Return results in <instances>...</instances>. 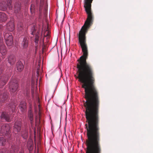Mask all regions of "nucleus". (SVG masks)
I'll return each instance as SVG.
<instances>
[{
	"mask_svg": "<svg viewBox=\"0 0 153 153\" xmlns=\"http://www.w3.org/2000/svg\"><path fill=\"white\" fill-rule=\"evenodd\" d=\"M87 139L86 153H101L99 125H85Z\"/></svg>",
	"mask_w": 153,
	"mask_h": 153,
	"instance_id": "f257e3e1",
	"label": "nucleus"
},
{
	"mask_svg": "<svg viewBox=\"0 0 153 153\" xmlns=\"http://www.w3.org/2000/svg\"><path fill=\"white\" fill-rule=\"evenodd\" d=\"M93 0H85L84 7L87 14V18L79 33V42L83 53V55H88V46L86 43L85 35L88 29L92 24L94 20V16L91 10V3Z\"/></svg>",
	"mask_w": 153,
	"mask_h": 153,
	"instance_id": "f03ea898",
	"label": "nucleus"
},
{
	"mask_svg": "<svg viewBox=\"0 0 153 153\" xmlns=\"http://www.w3.org/2000/svg\"><path fill=\"white\" fill-rule=\"evenodd\" d=\"M10 127L9 125L8 124H3L1 126H0V130L1 133H2L3 135H8V137L10 136V135H8L9 134ZM6 138V136L4 137Z\"/></svg>",
	"mask_w": 153,
	"mask_h": 153,
	"instance_id": "7ed1b4c3",
	"label": "nucleus"
},
{
	"mask_svg": "<svg viewBox=\"0 0 153 153\" xmlns=\"http://www.w3.org/2000/svg\"><path fill=\"white\" fill-rule=\"evenodd\" d=\"M11 0H7L6 1H3L0 3V9L4 10L8 7L10 10H11L12 6Z\"/></svg>",
	"mask_w": 153,
	"mask_h": 153,
	"instance_id": "20e7f679",
	"label": "nucleus"
},
{
	"mask_svg": "<svg viewBox=\"0 0 153 153\" xmlns=\"http://www.w3.org/2000/svg\"><path fill=\"white\" fill-rule=\"evenodd\" d=\"M6 43L8 46H11L13 44V37L10 33H6L4 35Z\"/></svg>",
	"mask_w": 153,
	"mask_h": 153,
	"instance_id": "39448f33",
	"label": "nucleus"
},
{
	"mask_svg": "<svg viewBox=\"0 0 153 153\" xmlns=\"http://www.w3.org/2000/svg\"><path fill=\"white\" fill-rule=\"evenodd\" d=\"M9 88L12 92H16L18 88V84L15 80H12L9 83Z\"/></svg>",
	"mask_w": 153,
	"mask_h": 153,
	"instance_id": "423d86ee",
	"label": "nucleus"
},
{
	"mask_svg": "<svg viewBox=\"0 0 153 153\" xmlns=\"http://www.w3.org/2000/svg\"><path fill=\"white\" fill-rule=\"evenodd\" d=\"M0 99L2 102L7 101L8 95L7 93L4 91H0Z\"/></svg>",
	"mask_w": 153,
	"mask_h": 153,
	"instance_id": "0eeeda50",
	"label": "nucleus"
},
{
	"mask_svg": "<svg viewBox=\"0 0 153 153\" xmlns=\"http://www.w3.org/2000/svg\"><path fill=\"white\" fill-rule=\"evenodd\" d=\"M21 126V123L20 121H16L14 127V131L15 133H17L20 131Z\"/></svg>",
	"mask_w": 153,
	"mask_h": 153,
	"instance_id": "6e6552de",
	"label": "nucleus"
},
{
	"mask_svg": "<svg viewBox=\"0 0 153 153\" xmlns=\"http://www.w3.org/2000/svg\"><path fill=\"white\" fill-rule=\"evenodd\" d=\"M10 113L7 112H3L1 116V119L4 120L7 122L10 121Z\"/></svg>",
	"mask_w": 153,
	"mask_h": 153,
	"instance_id": "1a4fd4ad",
	"label": "nucleus"
},
{
	"mask_svg": "<svg viewBox=\"0 0 153 153\" xmlns=\"http://www.w3.org/2000/svg\"><path fill=\"white\" fill-rule=\"evenodd\" d=\"M6 29L10 31H13L14 29V26L13 22H10L7 23Z\"/></svg>",
	"mask_w": 153,
	"mask_h": 153,
	"instance_id": "9d476101",
	"label": "nucleus"
},
{
	"mask_svg": "<svg viewBox=\"0 0 153 153\" xmlns=\"http://www.w3.org/2000/svg\"><path fill=\"white\" fill-rule=\"evenodd\" d=\"M7 52L6 47L2 43L0 44V53L3 55H5Z\"/></svg>",
	"mask_w": 153,
	"mask_h": 153,
	"instance_id": "9b49d317",
	"label": "nucleus"
},
{
	"mask_svg": "<svg viewBox=\"0 0 153 153\" xmlns=\"http://www.w3.org/2000/svg\"><path fill=\"white\" fill-rule=\"evenodd\" d=\"M21 3L20 2L16 3L14 6L15 12L16 13H18L20 10Z\"/></svg>",
	"mask_w": 153,
	"mask_h": 153,
	"instance_id": "f8f14e48",
	"label": "nucleus"
},
{
	"mask_svg": "<svg viewBox=\"0 0 153 153\" xmlns=\"http://www.w3.org/2000/svg\"><path fill=\"white\" fill-rule=\"evenodd\" d=\"M19 108L22 112H24L26 109V103L24 102H21L19 105Z\"/></svg>",
	"mask_w": 153,
	"mask_h": 153,
	"instance_id": "ddd939ff",
	"label": "nucleus"
},
{
	"mask_svg": "<svg viewBox=\"0 0 153 153\" xmlns=\"http://www.w3.org/2000/svg\"><path fill=\"white\" fill-rule=\"evenodd\" d=\"M7 80V78H5L4 79L3 77H1L0 79V88L3 86L6 83Z\"/></svg>",
	"mask_w": 153,
	"mask_h": 153,
	"instance_id": "4468645a",
	"label": "nucleus"
},
{
	"mask_svg": "<svg viewBox=\"0 0 153 153\" xmlns=\"http://www.w3.org/2000/svg\"><path fill=\"white\" fill-rule=\"evenodd\" d=\"M7 19V16L4 13L0 12V22H4Z\"/></svg>",
	"mask_w": 153,
	"mask_h": 153,
	"instance_id": "2eb2a0df",
	"label": "nucleus"
},
{
	"mask_svg": "<svg viewBox=\"0 0 153 153\" xmlns=\"http://www.w3.org/2000/svg\"><path fill=\"white\" fill-rule=\"evenodd\" d=\"M16 67L18 70L19 71H21L24 68L23 65L21 61H19L17 62Z\"/></svg>",
	"mask_w": 153,
	"mask_h": 153,
	"instance_id": "dca6fc26",
	"label": "nucleus"
},
{
	"mask_svg": "<svg viewBox=\"0 0 153 153\" xmlns=\"http://www.w3.org/2000/svg\"><path fill=\"white\" fill-rule=\"evenodd\" d=\"M21 134L23 138L25 139H26L28 136L27 130L25 129V130H22Z\"/></svg>",
	"mask_w": 153,
	"mask_h": 153,
	"instance_id": "f3484780",
	"label": "nucleus"
},
{
	"mask_svg": "<svg viewBox=\"0 0 153 153\" xmlns=\"http://www.w3.org/2000/svg\"><path fill=\"white\" fill-rule=\"evenodd\" d=\"M22 45L24 48H26L28 45V41L27 38L25 37L22 42Z\"/></svg>",
	"mask_w": 153,
	"mask_h": 153,
	"instance_id": "a211bd4d",
	"label": "nucleus"
},
{
	"mask_svg": "<svg viewBox=\"0 0 153 153\" xmlns=\"http://www.w3.org/2000/svg\"><path fill=\"white\" fill-rule=\"evenodd\" d=\"M9 63L11 65H13L15 61V59L14 56H10L8 58Z\"/></svg>",
	"mask_w": 153,
	"mask_h": 153,
	"instance_id": "6ab92c4d",
	"label": "nucleus"
},
{
	"mask_svg": "<svg viewBox=\"0 0 153 153\" xmlns=\"http://www.w3.org/2000/svg\"><path fill=\"white\" fill-rule=\"evenodd\" d=\"M39 31L38 30L36 34L35 38V45H37L38 42L39 41Z\"/></svg>",
	"mask_w": 153,
	"mask_h": 153,
	"instance_id": "aec40b11",
	"label": "nucleus"
},
{
	"mask_svg": "<svg viewBox=\"0 0 153 153\" xmlns=\"http://www.w3.org/2000/svg\"><path fill=\"white\" fill-rule=\"evenodd\" d=\"M8 107L11 109L12 112H14L16 105L13 102H11L8 105Z\"/></svg>",
	"mask_w": 153,
	"mask_h": 153,
	"instance_id": "412c9836",
	"label": "nucleus"
},
{
	"mask_svg": "<svg viewBox=\"0 0 153 153\" xmlns=\"http://www.w3.org/2000/svg\"><path fill=\"white\" fill-rule=\"evenodd\" d=\"M24 25L21 22H19L17 24L18 30L19 31H22L23 30Z\"/></svg>",
	"mask_w": 153,
	"mask_h": 153,
	"instance_id": "4be33fe9",
	"label": "nucleus"
},
{
	"mask_svg": "<svg viewBox=\"0 0 153 153\" xmlns=\"http://www.w3.org/2000/svg\"><path fill=\"white\" fill-rule=\"evenodd\" d=\"M18 149V147L17 146H12V149L10 153H16Z\"/></svg>",
	"mask_w": 153,
	"mask_h": 153,
	"instance_id": "5701e85b",
	"label": "nucleus"
},
{
	"mask_svg": "<svg viewBox=\"0 0 153 153\" xmlns=\"http://www.w3.org/2000/svg\"><path fill=\"white\" fill-rule=\"evenodd\" d=\"M37 27L34 25H33L31 29V34L34 35L36 33V31L37 30Z\"/></svg>",
	"mask_w": 153,
	"mask_h": 153,
	"instance_id": "b1692460",
	"label": "nucleus"
},
{
	"mask_svg": "<svg viewBox=\"0 0 153 153\" xmlns=\"http://www.w3.org/2000/svg\"><path fill=\"white\" fill-rule=\"evenodd\" d=\"M6 142V140L4 137H1L0 138V144L2 146L5 145Z\"/></svg>",
	"mask_w": 153,
	"mask_h": 153,
	"instance_id": "393cba45",
	"label": "nucleus"
},
{
	"mask_svg": "<svg viewBox=\"0 0 153 153\" xmlns=\"http://www.w3.org/2000/svg\"><path fill=\"white\" fill-rule=\"evenodd\" d=\"M28 117L30 120L31 121V123H32L33 120V115L32 112L31 111H30L28 112Z\"/></svg>",
	"mask_w": 153,
	"mask_h": 153,
	"instance_id": "a878e982",
	"label": "nucleus"
},
{
	"mask_svg": "<svg viewBox=\"0 0 153 153\" xmlns=\"http://www.w3.org/2000/svg\"><path fill=\"white\" fill-rule=\"evenodd\" d=\"M27 147L29 150H31L33 149V145L32 143H28Z\"/></svg>",
	"mask_w": 153,
	"mask_h": 153,
	"instance_id": "bb28decb",
	"label": "nucleus"
},
{
	"mask_svg": "<svg viewBox=\"0 0 153 153\" xmlns=\"http://www.w3.org/2000/svg\"><path fill=\"white\" fill-rule=\"evenodd\" d=\"M34 6L33 4H32L30 6V10L31 13L34 12Z\"/></svg>",
	"mask_w": 153,
	"mask_h": 153,
	"instance_id": "cd10ccee",
	"label": "nucleus"
},
{
	"mask_svg": "<svg viewBox=\"0 0 153 153\" xmlns=\"http://www.w3.org/2000/svg\"><path fill=\"white\" fill-rule=\"evenodd\" d=\"M39 69L38 68L37 69V70L36 71V76L37 78V79H36L37 80H38V77L40 75L39 73Z\"/></svg>",
	"mask_w": 153,
	"mask_h": 153,
	"instance_id": "c85d7f7f",
	"label": "nucleus"
},
{
	"mask_svg": "<svg viewBox=\"0 0 153 153\" xmlns=\"http://www.w3.org/2000/svg\"><path fill=\"white\" fill-rule=\"evenodd\" d=\"M43 0H41L40 1V9H42V7L43 5Z\"/></svg>",
	"mask_w": 153,
	"mask_h": 153,
	"instance_id": "c756f323",
	"label": "nucleus"
},
{
	"mask_svg": "<svg viewBox=\"0 0 153 153\" xmlns=\"http://www.w3.org/2000/svg\"><path fill=\"white\" fill-rule=\"evenodd\" d=\"M1 153H8V151L7 150H6L5 151V150L3 151H1Z\"/></svg>",
	"mask_w": 153,
	"mask_h": 153,
	"instance_id": "7c9ffc66",
	"label": "nucleus"
},
{
	"mask_svg": "<svg viewBox=\"0 0 153 153\" xmlns=\"http://www.w3.org/2000/svg\"><path fill=\"white\" fill-rule=\"evenodd\" d=\"M33 78L32 77V83H33V82H34V79H33Z\"/></svg>",
	"mask_w": 153,
	"mask_h": 153,
	"instance_id": "2f4dec72",
	"label": "nucleus"
},
{
	"mask_svg": "<svg viewBox=\"0 0 153 153\" xmlns=\"http://www.w3.org/2000/svg\"><path fill=\"white\" fill-rule=\"evenodd\" d=\"M37 117L36 118V122H37Z\"/></svg>",
	"mask_w": 153,
	"mask_h": 153,
	"instance_id": "473e14b6",
	"label": "nucleus"
},
{
	"mask_svg": "<svg viewBox=\"0 0 153 153\" xmlns=\"http://www.w3.org/2000/svg\"><path fill=\"white\" fill-rule=\"evenodd\" d=\"M1 26L0 25V29H1Z\"/></svg>",
	"mask_w": 153,
	"mask_h": 153,
	"instance_id": "72a5a7b5",
	"label": "nucleus"
},
{
	"mask_svg": "<svg viewBox=\"0 0 153 153\" xmlns=\"http://www.w3.org/2000/svg\"><path fill=\"white\" fill-rule=\"evenodd\" d=\"M19 153H23V152H20Z\"/></svg>",
	"mask_w": 153,
	"mask_h": 153,
	"instance_id": "f704fd0d",
	"label": "nucleus"
},
{
	"mask_svg": "<svg viewBox=\"0 0 153 153\" xmlns=\"http://www.w3.org/2000/svg\"><path fill=\"white\" fill-rule=\"evenodd\" d=\"M63 21H64V19L63 20L62 22H63Z\"/></svg>",
	"mask_w": 153,
	"mask_h": 153,
	"instance_id": "c9c22d12",
	"label": "nucleus"
}]
</instances>
